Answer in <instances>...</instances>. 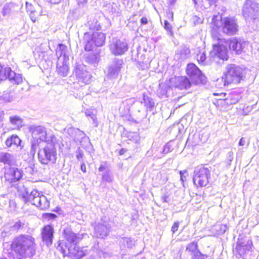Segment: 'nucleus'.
I'll return each instance as SVG.
<instances>
[{"label":"nucleus","mask_w":259,"mask_h":259,"mask_svg":"<svg viewBox=\"0 0 259 259\" xmlns=\"http://www.w3.org/2000/svg\"><path fill=\"white\" fill-rule=\"evenodd\" d=\"M65 240H60L57 249L60 251L63 256L70 259H81L88 254L85 247H79L77 245L79 241V235L74 233L70 228L64 230Z\"/></svg>","instance_id":"f257e3e1"},{"label":"nucleus","mask_w":259,"mask_h":259,"mask_svg":"<svg viewBox=\"0 0 259 259\" xmlns=\"http://www.w3.org/2000/svg\"><path fill=\"white\" fill-rule=\"evenodd\" d=\"M11 248L18 259L30 258L35 253V239L29 235H20L13 240Z\"/></svg>","instance_id":"f03ea898"},{"label":"nucleus","mask_w":259,"mask_h":259,"mask_svg":"<svg viewBox=\"0 0 259 259\" xmlns=\"http://www.w3.org/2000/svg\"><path fill=\"white\" fill-rule=\"evenodd\" d=\"M227 45H229L230 50L234 53L239 55L244 51L245 48L248 47V42L236 37L228 40L219 38L218 43L213 45V53L217 57L223 60H227L228 58Z\"/></svg>","instance_id":"7ed1b4c3"},{"label":"nucleus","mask_w":259,"mask_h":259,"mask_svg":"<svg viewBox=\"0 0 259 259\" xmlns=\"http://www.w3.org/2000/svg\"><path fill=\"white\" fill-rule=\"evenodd\" d=\"M57 141L55 136H52L47 139L45 146L43 148L39 147L37 157L40 163L45 165L56 163L57 158L56 144Z\"/></svg>","instance_id":"20e7f679"},{"label":"nucleus","mask_w":259,"mask_h":259,"mask_svg":"<svg viewBox=\"0 0 259 259\" xmlns=\"http://www.w3.org/2000/svg\"><path fill=\"white\" fill-rule=\"evenodd\" d=\"M221 80L224 87L231 83H238L243 77V70L234 64H229L226 66Z\"/></svg>","instance_id":"39448f33"},{"label":"nucleus","mask_w":259,"mask_h":259,"mask_svg":"<svg viewBox=\"0 0 259 259\" xmlns=\"http://www.w3.org/2000/svg\"><path fill=\"white\" fill-rule=\"evenodd\" d=\"M217 17V16H213L212 22L216 27L221 28L224 33L229 36L237 34L239 26L236 19L233 18L226 17L221 18V22H219L215 20Z\"/></svg>","instance_id":"423d86ee"},{"label":"nucleus","mask_w":259,"mask_h":259,"mask_svg":"<svg viewBox=\"0 0 259 259\" xmlns=\"http://www.w3.org/2000/svg\"><path fill=\"white\" fill-rule=\"evenodd\" d=\"M106 36L102 32H94L90 35L87 32L84 34V50L87 51H92L95 47H102L105 42Z\"/></svg>","instance_id":"0eeeda50"},{"label":"nucleus","mask_w":259,"mask_h":259,"mask_svg":"<svg viewBox=\"0 0 259 259\" xmlns=\"http://www.w3.org/2000/svg\"><path fill=\"white\" fill-rule=\"evenodd\" d=\"M210 179V170L203 166L195 168L193 175V183L197 187H203L206 186L209 183Z\"/></svg>","instance_id":"6e6552de"},{"label":"nucleus","mask_w":259,"mask_h":259,"mask_svg":"<svg viewBox=\"0 0 259 259\" xmlns=\"http://www.w3.org/2000/svg\"><path fill=\"white\" fill-rule=\"evenodd\" d=\"M8 78L13 84H19L22 82L21 74L16 73L10 67H6L0 64V82Z\"/></svg>","instance_id":"1a4fd4ad"},{"label":"nucleus","mask_w":259,"mask_h":259,"mask_svg":"<svg viewBox=\"0 0 259 259\" xmlns=\"http://www.w3.org/2000/svg\"><path fill=\"white\" fill-rule=\"evenodd\" d=\"M186 72L194 84L204 83L206 81V77L194 63L187 65Z\"/></svg>","instance_id":"9d476101"},{"label":"nucleus","mask_w":259,"mask_h":259,"mask_svg":"<svg viewBox=\"0 0 259 259\" xmlns=\"http://www.w3.org/2000/svg\"><path fill=\"white\" fill-rule=\"evenodd\" d=\"M110 50L115 55L123 54L128 50L127 42L124 40L113 38L109 46Z\"/></svg>","instance_id":"9b49d317"},{"label":"nucleus","mask_w":259,"mask_h":259,"mask_svg":"<svg viewBox=\"0 0 259 259\" xmlns=\"http://www.w3.org/2000/svg\"><path fill=\"white\" fill-rule=\"evenodd\" d=\"M74 72L79 82L84 84H89L91 79V75L87 70L86 66L83 64H77Z\"/></svg>","instance_id":"f8f14e48"},{"label":"nucleus","mask_w":259,"mask_h":259,"mask_svg":"<svg viewBox=\"0 0 259 259\" xmlns=\"http://www.w3.org/2000/svg\"><path fill=\"white\" fill-rule=\"evenodd\" d=\"M24 190V192L21 193V195L25 202H30L32 205L38 207L39 199L41 198V195H40L39 193L35 190L32 191L30 193L25 188Z\"/></svg>","instance_id":"ddd939ff"},{"label":"nucleus","mask_w":259,"mask_h":259,"mask_svg":"<svg viewBox=\"0 0 259 259\" xmlns=\"http://www.w3.org/2000/svg\"><path fill=\"white\" fill-rule=\"evenodd\" d=\"M258 11V5L252 0H246L242 7V15L245 19L253 17Z\"/></svg>","instance_id":"4468645a"},{"label":"nucleus","mask_w":259,"mask_h":259,"mask_svg":"<svg viewBox=\"0 0 259 259\" xmlns=\"http://www.w3.org/2000/svg\"><path fill=\"white\" fill-rule=\"evenodd\" d=\"M123 61L121 59H114L108 67L107 76L113 79L116 78L122 67Z\"/></svg>","instance_id":"2eb2a0df"},{"label":"nucleus","mask_w":259,"mask_h":259,"mask_svg":"<svg viewBox=\"0 0 259 259\" xmlns=\"http://www.w3.org/2000/svg\"><path fill=\"white\" fill-rule=\"evenodd\" d=\"M30 129L33 139L38 140L39 142H46L47 134L45 127L41 125H32Z\"/></svg>","instance_id":"dca6fc26"},{"label":"nucleus","mask_w":259,"mask_h":259,"mask_svg":"<svg viewBox=\"0 0 259 259\" xmlns=\"http://www.w3.org/2000/svg\"><path fill=\"white\" fill-rule=\"evenodd\" d=\"M110 228V225L106 222L99 223L94 227V234L98 238H104L108 235Z\"/></svg>","instance_id":"f3484780"},{"label":"nucleus","mask_w":259,"mask_h":259,"mask_svg":"<svg viewBox=\"0 0 259 259\" xmlns=\"http://www.w3.org/2000/svg\"><path fill=\"white\" fill-rule=\"evenodd\" d=\"M54 228L49 225L44 226L41 230V238L42 241L48 247L53 243L54 238Z\"/></svg>","instance_id":"a211bd4d"},{"label":"nucleus","mask_w":259,"mask_h":259,"mask_svg":"<svg viewBox=\"0 0 259 259\" xmlns=\"http://www.w3.org/2000/svg\"><path fill=\"white\" fill-rule=\"evenodd\" d=\"M251 246L252 242L251 240L239 239L235 249L240 256H243L251 249Z\"/></svg>","instance_id":"6ab92c4d"},{"label":"nucleus","mask_w":259,"mask_h":259,"mask_svg":"<svg viewBox=\"0 0 259 259\" xmlns=\"http://www.w3.org/2000/svg\"><path fill=\"white\" fill-rule=\"evenodd\" d=\"M22 177V171L16 167L10 168L5 174V178L11 183L19 181Z\"/></svg>","instance_id":"aec40b11"},{"label":"nucleus","mask_w":259,"mask_h":259,"mask_svg":"<svg viewBox=\"0 0 259 259\" xmlns=\"http://www.w3.org/2000/svg\"><path fill=\"white\" fill-rule=\"evenodd\" d=\"M192 83L191 80H190L186 76H178L175 78V87L181 90H187L189 89Z\"/></svg>","instance_id":"412c9836"},{"label":"nucleus","mask_w":259,"mask_h":259,"mask_svg":"<svg viewBox=\"0 0 259 259\" xmlns=\"http://www.w3.org/2000/svg\"><path fill=\"white\" fill-rule=\"evenodd\" d=\"M67 53V47L63 44H59L56 49L57 61H69Z\"/></svg>","instance_id":"4be33fe9"},{"label":"nucleus","mask_w":259,"mask_h":259,"mask_svg":"<svg viewBox=\"0 0 259 259\" xmlns=\"http://www.w3.org/2000/svg\"><path fill=\"white\" fill-rule=\"evenodd\" d=\"M56 71L60 76H67L69 73L68 61H57Z\"/></svg>","instance_id":"5701e85b"},{"label":"nucleus","mask_w":259,"mask_h":259,"mask_svg":"<svg viewBox=\"0 0 259 259\" xmlns=\"http://www.w3.org/2000/svg\"><path fill=\"white\" fill-rule=\"evenodd\" d=\"M137 61L139 64L142 69H145L149 67L150 63L151 62V60L150 58L146 56V55L143 54L139 51H137Z\"/></svg>","instance_id":"b1692460"},{"label":"nucleus","mask_w":259,"mask_h":259,"mask_svg":"<svg viewBox=\"0 0 259 259\" xmlns=\"http://www.w3.org/2000/svg\"><path fill=\"white\" fill-rule=\"evenodd\" d=\"M88 22L85 25L90 30L94 32L95 31H98L101 29V26L100 24L95 17H91L88 18Z\"/></svg>","instance_id":"393cba45"},{"label":"nucleus","mask_w":259,"mask_h":259,"mask_svg":"<svg viewBox=\"0 0 259 259\" xmlns=\"http://www.w3.org/2000/svg\"><path fill=\"white\" fill-rule=\"evenodd\" d=\"M14 161V156L13 154L5 152H0V163L11 166Z\"/></svg>","instance_id":"a878e982"},{"label":"nucleus","mask_w":259,"mask_h":259,"mask_svg":"<svg viewBox=\"0 0 259 259\" xmlns=\"http://www.w3.org/2000/svg\"><path fill=\"white\" fill-rule=\"evenodd\" d=\"M170 87L168 83L161 82L159 84L157 90V94L160 98L166 97L167 92L170 90Z\"/></svg>","instance_id":"bb28decb"},{"label":"nucleus","mask_w":259,"mask_h":259,"mask_svg":"<svg viewBox=\"0 0 259 259\" xmlns=\"http://www.w3.org/2000/svg\"><path fill=\"white\" fill-rule=\"evenodd\" d=\"M21 140L17 135H12L9 137L5 142V144L8 147L13 146L15 147L21 146Z\"/></svg>","instance_id":"cd10ccee"},{"label":"nucleus","mask_w":259,"mask_h":259,"mask_svg":"<svg viewBox=\"0 0 259 259\" xmlns=\"http://www.w3.org/2000/svg\"><path fill=\"white\" fill-rule=\"evenodd\" d=\"M9 121L14 128H20L22 127L23 119L18 116H11L9 117Z\"/></svg>","instance_id":"c85d7f7f"},{"label":"nucleus","mask_w":259,"mask_h":259,"mask_svg":"<svg viewBox=\"0 0 259 259\" xmlns=\"http://www.w3.org/2000/svg\"><path fill=\"white\" fill-rule=\"evenodd\" d=\"M100 60V56L98 54L89 53L85 56V61L87 63L91 64L98 63Z\"/></svg>","instance_id":"c756f323"},{"label":"nucleus","mask_w":259,"mask_h":259,"mask_svg":"<svg viewBox=\"0 0 259 259\" xmlns=\"http://www.w3.org/2000/svg\"><path fill=\"white\" fill-rule=\"evenodd\" d=\"M190 51L186 46H181L177 51V55H180V58L182 59H185L188 57Z\"/></svg>","instance_id":"7c9ffc66"},{"label":"nucleus","mask_w":259,"mask_h":259,"mask_svg":"<svg viewBox=\"0 0 259 259\" xmlns=\"http://www.w3.org/2000/svg\"><path fill=\"white\" fill-rule=\"evenodd\" d=\"M67 132L68 134L71 137H73L75 138L76 137H85V134L79 130L78 128H75L74 127L69 128L67 130Z\"/></svg>","instance_id":"2f4dec72"},{"label":"nucleus","mask_w":259,"mask_h":259,"mask_svg":"<svg viewBox=\"0 0 259 259\" xmlns=\"http://www.w3.org/2000/svg\"><path fill=\"white\" fill-rule=\"evenodd\" d=\"M143 100L145 106L150 111H152L155 105L153 100L148 96L143 94Z\"/></svg>","instance_id":"473e14b6"},{"label":"nucleus","mask_w":259,"mask_h":259,"mask_svg":"<svg viewBox=\"0 0 259 259\" xmlns=\"http://www.w3.org/2000/svg\"><path fill=\"white\" fill-rule=\"evenodd\" d=\"M186 251L189 253L191 256L193 254L196 253L197 251H199V250L198 249L197 243L192 242L188 244L187 246Z\"/></svg>","instance_id":"72a5a7b5"},{"label":"nucleus","mask_w":259,"mask_h":259,"mask_svg":"<svg viewBox=\"0 0 259 259\" xmlns=\"http://www.w3.org/2000/svg\"><path fill=\"white\" fill-rule=\"evenodd\" d=\"M82 112H84L85 116L87 117H90L92 120L93 123L94 124L95 126H97L98 122L97 117L93 110L90 109H85L84 111L82 110Z\"/></svg>","instance_id":"f704fd0d"},{"label":"nucleus","mask_w":259,"mask_h":259,"mask_svg":"<svg viewBox=\"0 0 259 259\" xmlns=\"http://www.w3.org/2000/svg\"><path fill=\"white\" fill-rule=\"evenodd\" d=\"M50 206V202L47 199V197L44 195H41V198L39 199V203L38 207L40 209L44 210L48 208Z\"/></svg>","instance_id":"c9c22d12"},{"label":"nucleus","mask_w":259,"mask_h":259,"mask_svg":"<svg viewBox=\"0 0 259 259\" xmlns=\"http://www.w3.org/2000/svg\"><path fill=\"white\" fill-rule=\"evenodd\" d=\"M41 142H39L38 140L32 139L31 141V148L30 150V154L34 156L37 148L39 147Z\"/></svg>","instance_id":"e433bc0d"},{"label":"nucleus","mask_w":259,"mask_h":259,"mask_svg":"<svg viewBox=\"0 0 259 259\" xmlns=\"http://www.w3.org/2000/svg\"><path fill=\"white\" fill-rule=\"evenodd\" d=\"M120 242L126 244L128 248H132L134 245L135 241L131 238L124 237L120 240Z\"/></svg>","instance_id":"4c0bfd02"},{"label":"nucleus","mask_w":259,"mask_h":259,"mask_svg":"<svg viewBox=\"0 0 259 259\" xmlns=\"http://www.w3.org/2000/svg\"><path fill=\"white\" fill-rule=\"evenodd\" d=\"M25 224L20 221L16 222L12 227L11 230L14 231H17L24 228Z\"/></svg>","instance_id":"58836bf2"},{"label":"nucleus","mask_w":259,"mask_h":259,"mask_svg":"<svg viewBox=\"0 0 259 259\" xmlns=\"http://www.w3.org/2000/svg\"><path fill=\"white\" fill-rule=\"evenodd\" d=\"M208 257V255L205 254H203L199 250L196 253L193 254L191 258V259H206Z\"/></svg>","instance_id":"ea45409f"},{"label":"nucleus","mask_w":259,"mask_h":259,"mask_svg":"<svg viewBox=\"0 0 259 259\" xmlns=\"http://www.w3.org/2000/svg\"><path fill=\"white\" fill-rule=\"evenodd\" d=\"M196 58L199 63L203 65L205 64V60L206 57V54L204 52L197 54Z\"/></svg>","instance_id":"a19ab883"},{"label":"nucleus","mask_w":259,"mask_h":259,"mask_svg":"<svg viewBox=\"0 0 259 259\" xmlns=\"http://www.w3.org/2000/svg\"><path fill=\"white\" fill-rule=\"evenodd\" d=\"M203 19L198 17L196 15L193 16L191 19V22L194 25H197L203 23Z\"/></svg>","instance_id":"79ce46f5"},{"label":"nucleus","mask_w":259,"mask_h":259,"mask_svg":"<svg viewBox=\"0 0 259 259\" xmlns=\"http://www.w3.org/2000/svg\"><path fill=\"white\" fill-rule=\"evenodd\" d=\"M102 179L104 181L111 182L113 180V177L109 172H106L103 175Z\"/></svg>","instance_id":"37998d69"},{"label":"nucleus","mask_w":259,"mask_h":259,"mask_svg":"<svg viewBox=\"0 0 259 259\" xmlns=\"http://www.w3.org/2000/svg\"><path fill=\"white\" fill-rule=\"evenodd\" d=\"M234 159L233 152L232 151L229 152L227 154L226 161L227 163L228 166L231 165V163Z\"/></svg>","instance_id":"c03bdc74"},{"label":"nucleus","mask_w":259,"mask_h":259,"mask_svg":"<svg viewBox=\"0 0 259 259\" xmlns=\"http://www.w3.org/2000/svg\"><path fill=\"white\" fill-rule=\"evenodd\" d=\"M164 28L167 31L170 32L171 34H172L171 30L172 27L168 22V20H165L164 21Z\"/></svg>","instance_id":"a18cd8bd"},{"label":"nucleus","mask_w":259,"mask_h":259,"mask_svg":"<svg viewBox=\"0 0 259 259\" xmlns=\"http://www.w3.org/2000/svg\"><path fill=\"white\" fill-rule=\"evenodd\" d=\"M172 148L171 146L170 145L169 143H167L165 145L163 149V153L164 154H167L169 152L171 151Z\"/></svg>","instance_id":"49530a36"},{"label":"nucleus","mask_w":259,"mask_h":259,"mask_svg":"<svg viewBox=\"0 0 259 259\" xmlns=\"http://www.w3.org/2000/svg\"><path fill=\"white\" fill-rule=\"evenodd\" d=\"M44 217L49 220H54L57 218V215L53 213H46L44 214Z\"/></svg>","instance_id":"de8ad7c7"},{"label":"nucleus","mask_w":259,"mask_h":259,"mask_svg":"<svg viewBox=\"0 0 259 259\" xmlns=\"http://www.w3.org/2000/svg\"><path fill=\"white\" fill-rule=\"evenodd\" d=\"M26 9L27 12L28 13L35 11L32 5L28 2H26Z\"/></svg>","instance_id":"09e8293b"},{"label":"nucleus","mask_w":259,"mask_h":259,"mask_svg":"<svg viewBox=\"0 0 259 259\" xmlns=\"http://www.w3.org/2000/svg\"><path fill=\"white\" fill-rule=\"evenodd\" d=\"M227 104L228 105H231L235 104L237 100L236 99H232L230 98L229 97L226 98L225 99H223Z\"/></svg>","instance_id":"8fccbe9b"},{"label":"nucleus","mask_w":259,"mask_h":259,"mask_svg":"<svg viewBox=\"0 0 259 259\" xmlns=\"http://www.w3.org/2000/svg\"><path fill=\"white\" fill-rule=\"evenodd\" d=\"M180 176H181V180L184 182V181H186V176H185V174L188 175L187 171L186 170H185L184 171H180L179 172Z\"/></svg>","instance_id":"3c124183"},{"label":"nucleus","mask_w":259,"mask_h":259,"mask_svg":"<svg viewBox=\"0 0 259 259\" xmlns=\"http://www.w3.org/2000/svg\"><path fill=\"white\" fill-rule=\"evenodd\" d=\"M179 226V221L175 222L174 223L173 226L171 227V231L173 233L176 232L178 230Z\"/></svg>","instance_id":"603ef678"},{"label":"nucleus","mask_w":259,"mask_h":259,"mask_svg":"<svg viewBox=\"0 0 259 259\" xmlns=\"http://www.w3.org/2000/svg\"><path fill=\"white\" fill-rule=\"evenodd\" d=\"M35 13L36 11L32 12V13H29L30 18L33 23L35 22L36 20V16Z\"/></svg>","instance_id":"864d4df0"},{"label":"nucleus","mask_w":259,"mask_h":259,"mask_svg":"<svg viewBox=\"0 0 259 259\" xmlns=\"http://www.w3.org/2000/svg\"><path fill=\"white\" fill-rule=\"evenodd\" d=\"M76 153V158L79 161L81 160L83 156V152L80 150H78Z\"/></svg>","instance_id":"5fc2aeb1"},{"label":"nucleus","mask_w":259,"mask_h":259,"mask_svg":"<svg viewBox=\"0 0 259 259\" xmlns=\"http://www.w3.org/2000/svg\"><path fill=\"white\" fill-rule=\"evenodd\" d=\"M2 13L4 16H6L10 13V9L8 6H5L3 8Z\"/></svg>","instance_id":"6e6d98bb"},{"label":"nucleus","mask_w":259,"mask_h":259,"mask_svg":"<svg viewBox=\"0 0 259 259\" xmlns=\"http://www.w3.org/2000/svg\"><path fill=\"white\" fill-rule=\"evenodd\" d=\"M173 12L170 10H168L166 12L167 17L169 20L172 21L173 20Z\"/></svg>","instance_id":"4d7b16f0"},{"label":"nucleus","mask_w":259,"mask_h":259,"mask_svg":"<svg viewBox=\"0 0 259 259\" xmlns=\"http://www.w3.org/2000/svg\"><path fill=\"white\" fill-rule=\"evenodd\" d=\"M134 136L135 137H131V138H133V141H134L135 143H138L139 141L140 138L137 134L135 133Z\"/></svg>","instance_id":"13d9d810"},{"label":"nucleus","mask_w":259,"mask_h":259,"mask_svg":"<svg viewBox=\"0 0 259 259\" xmlns=\"http://www.w3.org/2000/svg\"><path fill=\"white\" fill-rule=\"evenodd\" d=\"M246 140L244 138H242L240 139L239 142V146H244L246 144Z\"/></svg>","instance_id":"bf43d9fd"},{"label":"nucleus","mask_w":259,"mask_h":259,"mask_svg":"<svg viewBox=\"0 0 259 259\" xmlns=\"http://www.w3.org/2000/svg\"><path fill=\"white\" fill-rule=\"evenodd\" d=\"M141 23L142 25H145L147 23L148 20L146 17H142L140 20Z\"/></svg>","instance_id":"052dcab7"},{"label":"nucleus","mask_w":259,"mask_h":259,"mask_svg":"<svg viewBox=\"0 0 259 259\" xmlns=\"http://www.w3.org/2000/svg\"><path fill=\"white\" fill-rule=\"evenodd\" d=\"M81 170L83 172H86V166L84 163H82L80 165Z\"/></svg>","instance_id":"680f3d73"},{"label":"nucleus","mask_w":259,"mask_h":259,"mask_svg":"<svg viewBox=\"0 0 259 259\" xmlns=\"http://www.w3.org/2000/svg\"><path fill=\"white\" fill-rule=\"evenodd\" d=\"M61 0H50V2L52 4H57L60 2Z\"/></svg>","instance_id":"e2e57ef3"},{"label":"nucleus","mask_w":259,"mask_h":259,"mask_svg":"<svg viewBox=\"0 0 259 259\" xmlns=\"http://www.w3.org/2000/svg\"><path fill=\"white\" fill-rule=\"evenodd\" d=\"M176 1L177 0H168V4L171 6H173L175 4Z\"/></svg>","instance_id":"0e129e2a"},{"label":"nucleus","mask_w":259,"mask_h":259,"mask_svg":"<svg viewBox=\"0 0 259 259\" xmlns=\"http://www.w3.org/2000/svg\"><path fill=\"white\" fill-rule=\"evenodd\" d=\"M105 166L104 165H100V166L99 168V170L100 171H102L105 169Z\"/></svg>","instance_id":"69168bd1"},{"label":"nucleus","mask_w":259,"mask_h":259,"mask_svg":"<svg viewBox=\"0 0 259 259\" xmlns=\"http://www.w3.org/2000/svg\"><path fill=\"white\" fill-rule=\"evenodd\" d=\"M210 6L213 5L215 3V0H207Z\"/></svg>","instance_id":"338daca9"},{"label":"nucleus","mask_w":259,"mask_h":259,"mask_svg":"<svg viewBox=\"0 0 259 259\" xmlns=\"http://www.w3.org/2000/svg\"><path fill=\"white\" fill-rule=\"evenodd\" d=\"M125 152H126V150L125 149H121L119 151V154L123 155Z\"/></svg>","instance_id":"774afa93"}]
</instances>
